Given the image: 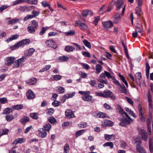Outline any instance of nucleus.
<instances>
[{
	"label": "nucleus",
	"mask_w": 153,
	"mask_h": 153,
	"mask_svg": "<svg viewBox=\"0 0 153 153\" xmlns=\"http://www.w3.org/2000/svg\"><path fill=\"white\" fill-rule=\"evenodd\" d=\"M29 120V118L28 117L25 116L23 118L20 119L21 122L24 124Z\"/></svg>",
	"instance_id": "30"
},
{
	"label": "nucleus",
	"mask_w": 153,
	"mask_h": 153,
	"mask_svg": "<svg viewBox=\"0 0 153 153\" xmlns=\"http://www.w3.org/2000/svg\"><path fill=\"white\" fill-rule=\"evenodd\" d=\"M25 1L31 4H37V0H25Z\"/></svg>",
	"instance_id": "39"
},
{
	"label": "nucleus",
	"mask_w": 153,
	"mask_h": 153,
	"mask_svg": "<svg viewBox=\"0 0 153 153\" xmlns=\"http://www.w3.org/2000/svg\"><path fill=\"white\" fill-rule=\"evenodd\" d=\"M142 139L145 141H146L148 139L147 134L146 131L142 130L141 131Z\"/></svg>",
	"instance_id": "25"
},
{
	"label": "nucleus",
	"mask_w": 153,
	"mask_h": 153,
	"mask_svg": "<svg viewBox=\"0 0 153 153\" xmlns=\"http://www.w3.org/2000/svg\"><path fill=\"white\" fill-rule=\"evenodd\" d=\"M37 82V79L36 78H32L31 79L27 81V83L30 85H33Z\"/></svg>",
	"instance_id": "23"
},
{
	"label": "nucleus",
	"mask_w": 153,
	"mask_h": 153,
	"mask_svg": "<svg viewBox=\"0 0 153 153\" xmlns=\"http://www.w3.org/2000/svg\"><path fill=\"white\" fill-rule=\"evenodd\" d=\"M120 88H118V89L122 93L126 94H127V89L126 87L123 84H121V86H119Z\"/></svg>",
	"instance_id": "22"
},
{
	"label": "nucleus",
	"mask_w": 153,
	"mask_h": 153,
	"mask_svg": "<svg viewBox=\"0 0 153 153\" xmlns=\"http://www.w3.org/2000/svg\"><path fill=\"white\" fill-rule=\"evenodd\" d=\"M78 25L79 26L81 30H86L88 28V26L85 23H82L80 21H76L75 23V26H77Z\"/></svg>",
	"instance_id": "9"
},
{
	"label": "nucleus",
	"mask_w": 153,
	"mask_h": 153,
	"mask_svg": "<svg viewBox=\"0 0 153 153\" xmlns=\"http://www.w3.org/2000/svg\"><path fill=\"white\" fill-rule=\"evenodd\" d=\"M30 116L31 117L35 120H37L38 118V114L36 113H31Z\"/></svg>",
	"instance_id": "38"
},
{
	"label": "nucleus",
	"mask_w": 153,
	"mask_h": 153,
	"mask_svg": "<svg viewBox=\"0 0 153 153\" xmlns=\"http://www.w3.org/2000/svg\"><path fill=\"white\" fill-rule=\"evenodd\" d=\"M102 24L104 28L106 30H108L113 26V22L111 21H104L102 22Z\"/></svg>",
	"instance_id": "4"
},
{
	"label": "nucleus",
	"mask_w": 153,
	"mask_h": 153,
	"mask_svg": "<svg viewBox=\"0 0 153 153\" xmlns=\"http://www.w3.org/2000/svg\"><path fill=\"white\" fill-rule=\"evenodd\" d=\"M150 68V67L149 64L148 63H146V76L147 78L149 77Z\"/></svg>",
	"instance_id": "34"
},
{
	"label": "nucleus",
	"mask_w": 153,
	"mask_h": 153,
	"mask_svg": "<svg viewBox=\"0 0 153 153\" xmlns=\"http://www.w3.org/2000/svg\"><path fill=\"white\" fill-rule=\"evenodd\" d=\"M139 116L140 120L142 121H144V117L143 116V113L142 112V108L141 106L139 105Z\"/></svg>",
	"instance_id": "19"
},
{
	"label": "nucleus",
	"mask_w": 153,
	"mask_h": 153,
	"mask_svg": "<svg viewBox=\"0 0 153 153\" xmlns=\"http://www.w3.org/2000/svg\"><path fill=\"white\" fill-rule=\"evenodd\" d=\"M120 14L119 13H116L114 16V23H117L120 21Z\"/></svg>",
	"instance_id": "21"
},
{
	"label": "nucleus",
	"mask_w": 153,
	"mask_h": 153,
	"mask_svg": "<svg viewBox=\"0 0 153 153\" xmlns=\"http://www.w3.org/2000/svg\"><path fill=\"white\" fill-rule=\"evenodd\" d=\"M48 29L47 27H43L42 28L41 31L39 33V34L40 35H42L45 33L46 31Z\"/></svg>",
	"instance_id": "53"
},
{
	"label": "nucleus",
	"mask_w": 153,
	"mask_h": 153,
	"mask_svg": "<svg viewBox=\"0 0 153 153\" xmlns=\"http://www.w3.org/2000/svg\"><path fill=\"white\" fill-rule=\"evenodd\" d=\"M140 6L138 5V7H137L136 9V13L138 16L140 15V12L141 11V9L139 7Z\"/></svg>",
	"instance_id": "64"
},
{
	"label": "nucleus",
	"mask_w": 153,
	"mask_h": 153,
	"mask_svg": "<svg viewBox=\"0 0 153 153\" xmlns=\"http://www.w3.org/2000/svg\"><path fill=\"white\" fill-rule=\"evenodd\" d=\"M23 138H19L16 139L14 143H15L16 144L18 143H21L23 142Z\"/></svg>",
	"instance_id": "46"
},
{
	"label": "nucleus",
	"mask_w": 153,
	"mask_h": 153,
	"mask_svg": "<svg viewBox=\"0 0 153 153\" xmlns=\"http://www.w3.org/2000/svg\"><path fill=\"white\" fill-rule=\"evenodd\" d=\"M104 97L107 98L110 97L114 100L115 99V97L114 96L112 92L109 90L104 91Z\"/></svg>",
	"instance_id": "8"
},
{
	"label": "nucleus",
	"mask_w": 153,
	"mask_h": 153,
	"mask_svg": "<svg viewBox=\"0 0 153 153\" xmlns=\"http://www.w3.org/2000/svg\"><path fill=\"white\" fill-rule=\"evenodd\" d=\"M35 51V50L33 48H30L29 50L27 51L25 53V56L26 57L27 56H31Z\"/></svg>",
	"instance_id": "18"
},
{
	"label": "nucleus",
	"mask_w": 153,
	"mask_h": 153,
	"mask_svg": "<svg viewBox=\"0 0 153 153\" xmlns=\"http://www.w3.org/2000/svg\"><path fill=\"white\" fill-rule=\"evenodd\" d=\"M6 119L8 122L14 119V116L11 114H7L6 116Z\"/></svg>",
	"instance_id": "32"
},
{
	"label": "nucleus",
	"mask_w": 153,
	"mask_h": 153,
	"mask_svg": "<svg viewBox=\"0 0 153 153\" xmlns=\"http://www.w3.org/2000/svg\"><path fill=\"white\" fill-rule=\"evenodd\" d=\"M104 147L106 146H110L111 149H112L113 148L114 144L112 142H109L105 143L103 145Z\"/></svg>",
	"instance_id": "37"
},
{
	"label": "nucleus",
	"mask_w": 153,
	"mask_h": 153,
	"mask_svg": "<svg viewBox=\"0 0 153 153\" xmlns=\"http://www.w3.org/2000/svg\"><path fill=\"white\" fill-rule=\"evenodd\" d=\"M20 21L19 19H14L8 21L7 22V25H11L15 24Z\"/></svg>",
	"instance_id": "28"
},
{
	"label": "nucleus",
	"mask_w": 153,
	"mask_h": 153,
	"mask_svg": "<svg viewBox=\"0 0 153 153\" xmlns=\"http://www.w3.org/2000/svg\"><path fill=\"white\" fill-rule=\"evenodd\" d=\"M83 42L84 45L87 47L88 48H91V46L90 42H88L87 40L84 39Z\"/></svg>",
	"instance_id": "35"
},
{
	"label": "nucleus",
	"mask_w": 153,
	"mask_h": 153,
	"mask_svg": "<svg viewBox=\"0 0 153 153\" xmlns=\"http://www.w3.org/2000/svg\"><path fill=\"white\" fill-rule=\"evenodd\" d=\"M75 33V32L74 30H70L69 31L65 33V34L67 36H73Z\"/></svg>",
	"instance_id": "42"
},
{
	"label": "nucleus",
	"mask_w": 153,
	"mask_h": 153,
	"mask_svg": "<svg viewBox=\"0 0 153 153\" xmlns=\"http://www.w3.org/2000/svg\"><path fill=\"white\" fill-rule=\"evenodd\" d=\"M66 117L69 118H71L74 117V112L70 109H67L65 111Z\"/></svg>",
	"instance_id": "10"
},
{
	"label": "nucleus",
	"mask_w": 153,
	"mask_h": 153,
	"mask_svg": "<svg viewBox=\"0 0 153 153\" xmlns=\"http://www.w3.org/2000/svg\"><path fill=\"white\" fill-rule=\"evenodd\" d=\"M135 76L137 83L140 85L141 83V73L140 72L136 73L135 75Z\"/></svg>",
	"instance_id": "12"
},
{
	"label": "nucleus",
	"mask_w": 153,
	"mask_h": 153,
	"mask_svg": "<svg viewBox=\"0 0 153 153\" xmlns=\"http://www.w3.org/2000/svg\"><path fill=\"white\" fill-rule=\"evenodd\" d=\"M115 135L114 134L111 135L105 134L104 135L105 139L107 140H112V139H114Z\"/></svg>",
	"instance_id": "24"
},
{
	"label": "nucleus",
	"mask_w": 153,
	"mask_h": 153,
	"mask_svg": "<svg viewBox=\"0 0 153 153\" xmlns=\"http://www.w3.org/2000/svg\"><path fill=\"white\" fill-rule=\"evenodd\" d=\"M102 125L104 126H112L114 125L113 123L110 120H104L102 122Z\"/></svg>",
	"instance_id": "15"
},
{
	"label": "nucleus",
	"mask_w": 153,
	"mask_h": 153,
	"mask_svg": "<svg viewBox=\"0 0 153 153\" xmlns=\"http://www.w3.org/2000/svg\"><path fill=\"white\" fill-rule=\"evenodd\" d=\"M119 113L120 114H123L125 115L127 117L128 119L130 120H131L132 119L128 115L127 113L125 112H124L123 109L120 108L119 109Z\"/></svg>",
	"instance_id": "31"
},
{
	"label": "nucleus",
	"mask_w": 153,
	"mask_h": 153,
	"mask_svg": "<svg viewBox=\"0 0 153 153\" xmlns=\"http://www.w3.org/2000/svg\"><path fill=\"white\" fill-rule=\"evenodd\" d=\"M134 141L136 144V148L139 153H146L143 148L140 146L141 141L139 138L137 137L135 140Z\"/></svg>",
	"instance_id": "2"
},
{
	"label": "nucleus",
	"mask_w": 153,
	"mask_h": 153,
	"mask_svg": "<svg viewBox=\"0 0 153 153\" xmlns=\"http://www.w3.org/2000/svg\"><path fill=\"white\" fill-rule=\"evenodd\" d=\"M113 80L114 82L115 83L116 85L118 86H121V84L120 83L119 81L116 79L114 77L113 78V79H112Z\"/></svg>",
	"instance_id": "60"
},
{
	"label": "nucleus",
	"mask_w": 153,
	"mask_h": 153,
	"mask_svg": "<svg viewBox=\"0 0 153 153\" xmlns=\"http://www.w3.org/2000/svg\"><path fill=\"white\" fill-rule=\"evenodd\" d=\"M30 42V40L29 39H25L22 40L19 42L18 45H19L20 47H23L25 45H28Z\"/></svg>",
	"instance_id": "14"
},
{
	"label": "nucleus",
	"mask_w": 153,
	"mask_h": 153,
	"mask_svg": "<svg viewBox=\"0 0 153 153\" xmlns=\"http://www.w3.org/2000/svg\"><path fill=\"white\" fill-rule=\"evenodd\" d=\"M59 94L63 93L65 92V89L62 87H59L57 90Z\"/></svg>",
	"instance_id": "48"
},
{
	"label": "nucleus",
	"mask_w": 153,
	"mask_h": 153,
	"mask_svg": "<svg viewBox=\"0 0 153 153\" xmlns=\"http://www.w3.org/2000/svg\"><path fill=\"white\" fill-rule=\"evenodd\" d=\"M28 9V7L26 6H20L19 8V9L20 10L23 12L27 10Z\"/></svg>",
	"instance_id": "45"
},
{
	"label": "nucleus",
	"mask_w": 153,
	"mask_h": 153,
	"mask_svg": "<svg viewBox=\"0 0 153 153\" xmlns=\"http://www.w3.org/2000/svg\"><path fill=\"white\" fill-rule=\"evenodd\" d=\"M96 117L98 118H104L107 117L109 118V117L108 116L107 114H106L105 113H102V112H99L96 114Z\"/></svg>",
	"instance_id": "20"
},
{
	"label": "nucleus",
	"mask_w": 153,
	"mask_h": 153,
	"mask_svg": "<svg viewBox=\"0 0 153 153\" xmlns=\"http://www.w3.org/2000/svg\"><path fill=\"white\" fill-rule=\"evenodd\" d=\"M121 121L119 124L120 126L123 127H126L128 125H130L131 123L130 121L126 119H122Z\"/></svg>",
	"instance_id": "7"
},
{
	"label": "nucleus",
	"mask_w": 153,
	"mask_h": 153,
	"mask_svg": "<svg viewBox=\"0 0 153 153\" xmlns=\"http://www.w3.org/2000/svg\"><path fill=\"white\" fill-rule=\"evenodd\" d=\"M25 1L24 0H16L13 2V5H14L17 4H19L24 2Z\"/></svg>",
	"instance_id": "51"
},
{
	"label": "nucleus",
	"mask_w": 153,
	"mask_h": 153,
	"mask_svg": "<svg viewBox=\"0 0 153 153\" xmlns=\"http://www.w3.org/2000/svg\"><path fill=\"white\" fill-rule=\"evenodd\" d=\"M53 80L58 81L60 80L62 78V76L59 75H56L53 76Z\"/></svg>",
	"instance_id": "40"
},
{
	"label": "nucleus",
	"mask_w": 153,
	"mask_h": 153,
	"mask_svg": "<svg viewBox=\"0 0 153 153\" xmlns=\"http://www.w3.org/2000/svg\"><path fill=\"white\" fill-rule=\"evenodd\" d=\"M9 7L8 5H3L0 7V13L2 12Z\"/></svg>",
	"instance_id": "47"
},
{
	"label": "nucleus",
	"mask_w": 153,
	"mask_h": 153,
	"mask_svg": "<svg viewBox=\"0 0 153 153\" xmlns=\"http://www.w3.org/2000/svg\"><path fill=\"white\" fill-rule=\"evenodd\" d=\"M82 99L86 101L90 102H92V97L89 94H87V93L84 94L82 97Z\"/></svg>",
	"instance_id": "11"
},
{
	"label": "nucleus",
	"mask_w": 153,
	"mask_h": 153,
	"mask_svg": "<svg viewBox=\"0 0 153 153\" xmlns=\"http://www.w3.org/2000/svg\"><path fill=\"white\" fill-rule=\"evenodd\" d=\"M102 66L100 64H97L96 65V73L99 74L101 71Z\"/></svg>",
	"instance_id": "33"
},
{
	"label": "nucleus",
	"mask_w": 153,
	"mask_h": 153,
	"mask_svg": "<svg viewBox=\"0 0 153 153\" xmlns=\"http://www.w3.org/2000/svg\"><path fill=\"white\" fill-rule=\"evenodd\" d=\"M25 59H26L25 56H23L21 58L17 59L16 61L15 64L13 65V68H18L21 66L23 63L25 62Z\"/></svg>",
	"instance_id": "3"
},
{
	"label": "nucleus",
	"mask_w": 153,
	"mask_h": 153,
	"mask_svg": "<svg viewBox=\"0 0 153 153\" xmlns=\"http://www.w3.org/2000/svg\"><path fill=\"white\" fill-rule=\"evenodd\" d=\"M18 44H19V42L18 43L16 44L15 45L13 46L10 47V48L12 50H14L17 48H19L20 47L19 45H18Z\"/></svg>",
	"instance_id": "54"
},
{
	"label": "nucleus",
	"mask_w": 153,
	"mask_h": 153,
	"mask_svg": "<svg viewBox=\"0 0 153 153\" xmlns=\"http://www.w3.org/2000/svg\"><path fill=\"white\" fill-rule=\"evenodd\" d=\"M36 29L33 27L31 24H29L27 28V30L30 33H33L35 32Z\"/></svg>",
	"instance_id": "17"
},
{
	"label": "nucleus",
	"mask_w": 153,
	"mask_h": 153,
	"mask_svg": "<svg viewBox=\"0 0 153 153\" xmlns=\"http://www.w3.org/2000/svg\"><path fill=\"white\" fill-rule=\"evenodd\" d=\"M39 135L42 138L45 137L47 136V132L43 128H40L39 130Z\"/></svg>",
	"instance_id": "16"
},
{
	"label": "nucleus",
	"mask_w": 153,
	"mask_h": 153,
	"mask_svg": "<svg viewBox=\"0 0 153 153\" xmlns=\"http://www.w3.org/2000/svg\"><path fill=\"white\" fill-rule=\"evenodd\" d=\"M0 102L3 104H4L7 103V100L6 98L3 97L1 98H0Z\"/></svg>",
	"instance_id": "59"
},
{
	"label": "nucleus",
	"mask_w": 153,
	"mask_h": 153,
	"mask_svg": "<svg viewBox=\"0 0 153 153\" xmlns=\"http://www.w3.org/2000/svg\"><path fill=\"white\" fill-rule=\"evenodd\" d=\"M69 146L68 144H66L64 148V153H68L69 151Z\"/></svg>",
	"instance_id": "44"
},
{
	"label": "nucleus",
	"mask_w": 153,
	"mask_h": 153,
	"mask_svg": "<svg viewBox=\"0 0 153 153\" xmlns=\"http://www.w3.org/2000/svg\"><path fill=\"white\" fill-rule=\"evenodd\" d=\"M60 102L57 101H54L52 103V104L55 107L58 106L60 105Z\"/></svg>",
	"instance_id": "58"
},
{
	"label": "nucleus",
	"mask_w": 153,
	"mask_h": 153,
	"mask_svg": "<svg viewBox=\"0 0 153 153\" xmlns=\"http://www.w3.org/2000/svg\"><path fill=\"white\" fill-rule=\"evenodd\" d=\"M26 95L28 99H33L35 96L34 93L31 90L28 91L26 93Z\"/></svg>",
	"instance_id": "13"
},
{
	"label": "nucleus",
	"mask_w": 153,
	"mask_h": 153,
	"mask_svg": "<svg viewBox=\"0 0 153 153\" xmlns=\"http://www.w3.org/2000/svg\"><path fill=\"white\" fill-rule=\"evenodd\" d=\"M40 12L39 11H37L35 10H33L32 12V15H31L33 16V17L34 18L36 16H38Z\"/></svg>",
	"instance_id": "52"
},
{
	"label": "nucleus",
	"mask_w": 153,
	"mask_h": 153,
	"mask_svg": "<svg viewBox=\"0 0 153 153\" xmlns=\"http://www.w3.org/2000/svg\"><path fill=\"white\" fill-rule=\"evenodd\" d=\"M44 128L45 131H49L51 128V125L50 124H46L44 126Z\"/></svg>",
	"instance_id": "41"
},
{
	"label": "nucleus",
	"mask_w": 153,
	"mask_h": 153,
	"mask_svg": "<svg viewBox=\"0 0 153 153\" xmlns=\"http://www.w3.org/2000/svg\"><path fill=\"white\" fill-rule=\"evenodd\" d=\"M45 43L48 47H51L54 49H56L58 47L57 45L54 43L53 39H49L47 40Z\"/></svg>",
	"instance_id": "6"
},
{
	"label": "nucleus",
	"mask_w": 153,
	"mask_h": 153,
	"mask_svg": "<svg viewBox=\"0 0 153 153\" xmlns=\"http://www.w3.org/2000/svg\"><path fill=\"white\" fill-rule=\"evenodd\" d=\"M48 120L49 122L52 124L54 123L56 121V120L55 118L52 116L48 118Z\"/></svg>",
	"instance_id": "56"
},
{
	"label": "nucleus",
	"mask_w": 153,
	"mask_h": 153,
	"mask_svg": "<svg viewBox=\"0 0 153 153\" xmlns=\"http://www.w3.org/2000/svg\"><path fill=\"white\" fill-rule=\"evenodd\" d=\"M23 105L22 104L17 105H15L13 106L12 107L13 109H16L17 110H20L22 109L23 108Z\"/></svg>",
	"instance_id": "29"
},
{
	"label": "nucleus",
	"mask_w": 153,
	"mask_h": 153,
	"mask_svg": "<svg viewBox=\"0 0 153 153\" xmlns=\"http://www.w3.org/2000/svg\"><path fill=\"white\" fill-rule=\"evenodd\" d=\"M119 76L120 78V79L122 81V82L125 84L127 88L128 87V85L127 81L126 80L125 78L122 75L119 74Z\"/></svg>",
	"instance_id": "27"
},
{
	"label": "nucleus",
	"mask_w": 153,
	"mask_h": 153,
	"mask_svg": "<svg viewBox=\"0 0 153 153\" xmlns=\"http://www.w3.org/2000/svg\"><path fill=\"white\" fill-rule=\"evenodd\" d=\"M85 131L84 130H81L77 131L76 134V137H77L84 133Z\"/></svg>",
	"instance_id": "43"
},
{
	"label": "nucleus",
	"mask_w": 153,
	"mask_h": 153,
	"mask_svg": "<svg viewBox=\"0 0 153 153\" xmlns=\"http://www.w3.org/2000/svg\"><path fill=\"white\" fill-rule=\"evenodd\" d=\"M48 111L47 113L49 114L50 115H52L54 112V110L53 108H50L48 109Z\"/></svg>",
	"instance_id": "61"
},
{
	"label": "nucleus",
	"mask_w": 153,
	"mask_h": 153,
	"mask_svg": "<svg viewBox=\"0 0 153 153\" xmlns=\"http://www.w3.org/2000/svg\"><path fill=\"white\" fill-rule=\"evenodd\" d=\"M82 54L84 56L88 57H91V55L90 53L86 51H83L82 52Z\"/></svg>",
	"instance_id": "62"
},
{
	"label": "nucleus",
	"mask_w": 153,
	"mask_h": 153,
	"mask_svg": "<svg viewBox=\"0 0 153 153\" xmlns=\"http://www.w3.org/2000/svg\"><path fill=\"white\" fill-rule=\"evenodd\" d=\"M100 19V17L99 16H97V17H95L94 20L93 21V23L95 25H97Z\"/></svg>",
	"instance_id": "63"
},
{
	"label": "nucleus",
	"mask_w": 153,
	"mask_h": 153,
	"mask_svg": "<svg viewBox=\"0 0 153 153\" xmlns=\"http://www.w3.org/2000/svg\"><path fill=\"white\" fill-rule=\"evenodd\" d=\"M16 58L13 56L7 57L5 59V64L7 66H10L14 62Z\"/></svg>",
	"instance_id": "5"
},
{
	"label": "nucleus",
	"mask_w": 153,
	"mask_h": 153,
	"mask_svg": "<svg viewBox=\"0 0 153 153\" xmlns=\"http://www.w3.org/2000/svg\"><path fill=\"white\" fill-rule=\"evenodd\" d=\"M114 4L116 5L117 10H119L121 8L123 7L121 15L122 16H123L125 8V5L124 4L123 1V0H117L115 2Z\"/></svg>",
	"instance_id": "1"
},
{
	"label": "nucleus",
	"mask_w": 153,
	"mask_h": 153,
	"mask_svg": "<svg viewBox=\"0 0 153 153\" xmlns=\"http://www.w3.org/2000/svg\"><path fill=\"white\" fill-rule=\"evenodd\" d=\"M104 73L105 74L106 76L108 79H112L114 77L111 76L110 74V73L106 71H104Z\"/></svg>",
	"instance_id": "50"
},
{
	"label": "nucleus",
	"mask_w": 153,
	"mask_h": 153,
	"mask_svg": "<svg viewBox=\"0 0 153 153\" xmlns=\"http://www.w3.org/2000/svg\"><path fill=\"white\" fill-rule=\"evenodd\" d=\"M32 22V24L31 25H33V27L37 29L38 26V22L35 20H33Z\"/></svg>",
	"instance_id": "49"
},
{
	"label": "nucleus",
	"mask_w": 153,
	"mask_h": 153,
	"mask_svg": "<svg viewBox=\"0 0 153 153\" xmlns=\"http://www.w3.org/2000/svg\"><path fill=\"white\" fill-rule=\"evenodd\" d=\"M13 111L12 108H6L3 111L2 114H8L10 112H12Z\"/></svg>",
	"instance_id": "36"
},
{
	"label": "nucleus",
	"mask_w": 153,
	"mask_h": 153,
	"mask_svg": "<svg viewBox=\"0 0 153 153\" xmlns=\"http://www.w3.org/2000/svg\"><path fill=\"white\" fill-rule=\"evenodd\" d=\"M147 131L148 133V134L149 135H151L152 134V132L151 129V126H150V125L149 123H147Z\"/></svg>",
	"instance_id": "57"
},
{
	"label": "nucleus",
	"mask_w": 153,
	"mask_h": 153,
	"mask_svg": "<svg viewBox=\"0 0 153 153\" xmlns=\"http://www.w3.org/2000/svg\"><path fill=\"white\" fill-rule=\"evenodd\" d=\"M135 31H136L137 33H139L141 34H142L143 32V30L141 29L137 25L135 29Z\"/></svg>",
	"instance_id": "55"
},
{
	"label": "nucleus",
	"mask_w": 153,
	"mask_h": 153,
	"mask_svg": "<svg viewBox=\"0 0 153 153\" xmlns=\"http://www.w3.org/2000/svg\"><path fill=\"white\" fill-rule=\"evenodd\" d=\"M75 49L74 48L71 46H67L65 48V51L68 52L73 51Z\"/></svg>",
	"instance_id": "26"
}]
</instances>
